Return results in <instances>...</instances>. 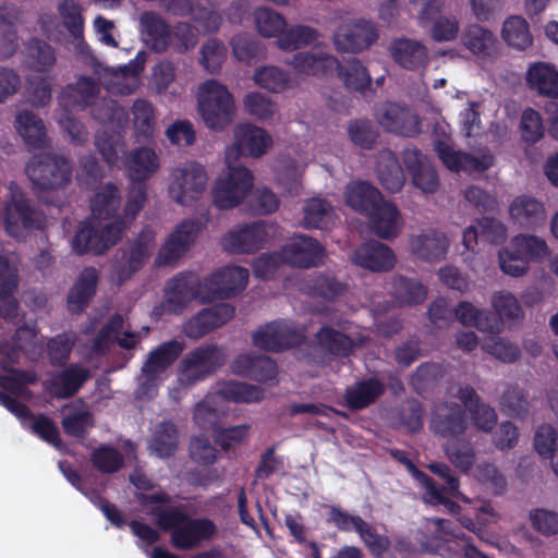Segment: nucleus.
I'll list each match as a JSON object with an SVG mask.
<instances>
[{"label":"nucleus","mask_w":558,"mask_h":558,"mask_svg":"<svg viewBox=\"0 0 558 558\" xmlns=\"http://www.w3.org/2000/svg\"><path fill=\"white\" fill-rule=\"evenodd\" d=\"M371 231L383 240L397 238L403 230V217L392 202L385 198L366 216Z\"/></svg>","instance_id":"24"},{"label":"nucleus","mask_w":558,"mask_h":558,"mask_svg":"<svg viewBox=\"0 0 558 558\" xmlns=\"http://www.w3.org/2000/svg\"><path fill=\"white\" fill-rule=\"evenodd\" d=\"M526 82L537 94L558 98V71L554 65L544 62L532 64L526 72Z\"/></svg>","instance_id":"39"},{"label":"nucleus","mask_w":558,"mask_h":558,"mask_svg":"<svg viewBox=\"0 0 558 558\" xmlns=\"http://www.w3.org/2000/svg\"><path fill=\"white\" fill-rule=\"evenodd\" d=\"M280 251L282 260L298 268L317 266L324 256L323 246L313 238L304 234L291 238Z\"/></svg>","instance_id":"19"},{"label":"nucleus","mask_w":558,"mask_h":558,"mask_svg":"<svg viewBox=\"0 0 558 558\" xmlns=\"http://www.w3.org/2000/svg\"><path fill=\"white\" fill-rule=\"evenodd\" d=\"M286 64L301 75L324 76L338 66V59L325 50H305L295 52Z\"/></svg>","instance_id":"28"},{"label":"nucleus","mask_w":558,"mask_h":558,"mask_svg":"<svg viewBox=\"0 0 558 558\" xmlns=\"http://www.w3.org/2000/svg\"><path fill=\"white\" fill-rule=\"evenodd\" d=\"M389 52L396 63L409 70L424 66L428 60L426 47L416 39H396L390 44Z\"/></svg>","instance_id":"36"},{"label":"nucleus","mask_w":558,"mask_h":558,"mask_svg":"<svg viewBox=\"0 0 558 558\" xmlns=\"http://www.w3.org/2000/svg\"><path fill=\"white\" fill-rule=\"evenodd\" d=\"M156 248V232L145 228L138 236L130 243L129 250L122 257V264L117 268L120 281L129 279L140 270Z\"/></svg>","instance_id":"20"},{"label":"nucleus","mask_w":558,"mask_h":558,"mask_svg":"<svg viewBox=\"0 0 558 558\" xmlns=\"http://www.w3.org/2000/svg\"><path fill=\"white\" fill-rule=\"evenodd\" d=\"M196 298L203 303L210 301L209 295L201 292L198 279L194 275H180L167 283L166 306L170 312H181Z\"/></svg>","instance_id":"26"},{"label":"nucleus","mask_w":558,"mask_h":558,"mask_svg":"<svg viewBox=\"0 0 558 558\" xmlns=\"http://www.w3.org/2000/svg\"><path fill=\"white\" fill-rule=\"evenodd\" d=\"M98 92L99 87L93 78L82 76L74 85H68L62 90L59 105L60 107L78 106L82 108L92 106Z\"/></svg>","instance_id":"45"},{"label":"nucleus","mask_w":558,"mask_h":558,"mask_svg":"<svg viewBox=\"0 0 558 558\" xmlns=\"http://www.w3.org/2000/svg\"><path fill=\"white\" fill-rule=\"evenodd\" d=\"M350 259L354 265L374 272L389 271L397 263L393 251L376 240L360 245Z\"/></svg>","instance_id":"25"},{"label":"nucleus","mask_w":558,"mask_h":558,"mask_svg":"<svg viewBox=\"0 0 558 558\" xmlns=\"http://www.w3.org/2000/svg\"><path fill=\"white\" fill-rule=\"evenodd\" d=\"M374 117L377 123L388 132L413 136L420 132L416 116L407 107L396 102H383L376 106Z\"/></svg>","instance_id":"17"},{"label":"nucleus","mask_w":558,"mask_h":558,"mask_svg":"<svg viewBox=\"0 0 558 558\" xmlns=\"http://www.w3.org/2000/svg\"><path fill=\"white\" fill-rule=\"evenodd\" d=\"M457 397L469 411L477 429L489 433L497 424V413L489 404L481 401L476 391L470 387H460Z\"/></svg>","instance_id":"33"},{"label":"nucleus","mask_w":558,"mask_h":558,"mask_svg":"<svg viewBox=\"0 0 558 558\" xmlns=\"http://www.w3.org/2000/svg\"><path fill=\"white\" fill-rule=\"evenodd\" d=\"M131 113L136 138L138 141H147L153 137L157 126L153 104L146 99L138 98L133 102Z\"/></svg>","instance_id":"47"},{"label":"nucleus","mask_w":558,"mask_h":558,"mask_svg":"<svg viewBox=\"0 0 558 558\" xmlns=\"http://www.w3.org/2000/svg\"><path fill=\"white\" fill-rule=\"evenodd\" d=\"M263 396V390L257 386L241 381L226 383L219 392L207 395L195 405L193 420L203 429L214 428L226 412L222 407L225 398L236 402H255Z\"/></svg>","instance_id":"5"},{"label":"nucleus","mask_w":558,"mask_h":558,"mask_svg":"<svg viewBox=\"0 0 558 558\" xmlns=\"http://www.w3.org/2000/svg\"><path fill=\"white\" fill-rule=\"evenodd\" d=\"M209 221L206 214L197 219H185L175 226L158 251L155 264L158 267L173 266L191 248L201 230Z\"/></svg>","instance_id":"13"},{"label":"nucleus","mask_w":558,"mask_h":558,"mask_svg":"<svg viewBox=\"0 0 558 558\" xmlns=\"http://www.w3.org/2000/svg\"><path fill=\"white\" fill-rule=\"evenodd\" d=\"M430 428L441 437L458 438L468 428L463 409L457 403H440L433 411Z\"/></svg>","instance_id":"27"},{"label":"nucleus","mask_w":558,"mask_h":558,"mask_svg":"<svg viewBox=\"0 0 558 558\" xmlns=\"http://www.w3.org/2000/svg\"><path fill=\"white\" fill-rule=\"evenodd\" d=\"M102 83L108 90L116 94L128 95L134 93L138 85V72L134 68H120L108 70Z\"/></svg>","instance_id":"57"},{"label":"nucleus","mask_w":558,"mask_h":558,"mask_svg":"<svg viewBox=\"0 0 558 558\" xmlns=\"http://www.w3.org/2000/svg\"><path fill=\"white\" fill-rule=\"evenodd\" d=\"M233 143L226 148V163L230 165L238 160L240 155L258 158L265 155L272 146L271 136L262 128L243 123L233 130Z\"/></svg>","instance_id":"14"},{"label":"nucleus","mask_w":558,"mask_h":558,"mask_svg":"<svg viewBox=\"0 0 558 558\" xmlns=\"http://www.w3.org/2000/svg\"><path fill=\"white\" fill-rule=\"evenodd\" d=\"M233 316L234 307L228 303L204 308L183 324L182 333L189 339L198 340L227 324Z\"/></svg>","instance_id":"16"},{"label":"nucleus","mask_w":558,"mask_h":558,"mask_svg":"<svg viewBox=\"0 0 558 558\" xmlns=\"http://www.w3.org/2000/svg\"><path fill=\"white\" fill-rule=\"evenodd\" d=\"M183 350L184 343L173 339L161 343L148 353L138 376L136 390L138 398L151 397L156 392L166 378L168 369Z\"/></svg>","instance_id":"8"},{"label":"nucleus","mask_w":558,"mask_h":558,"mask_svg":"<svg viewBox=\"0 0 558 558\" xmlns=\"http://www.w3.org/2000/svg\"><path fill=\"white\" fill-rule=\"evenodd\" d=\"M120 194L114 185L107 184L90 199L92 216L83 222L72 240L76 254L92 252L101 254L114 245L125 225L117 214Z\"/></svg>","instance_id":"1"},{"label":"nucleus","mask_w":558,"mask_h":558,"mask_svg":"<svg viewBox=\"0 0 558 558\" xmlns=\"http://www.w3.org/2000/svg\"><path fill=\"white\" fill-rule=\"evenodd\" d=\"M197 108L205 125L215 131L227 128L236 112L233 95L216 80H208L198 86Z\"/></svg>","instance_id":"3"},{"label":"nucleus","mask_w":558,"mask_h":558,"mask_svg":"<svg viewBox=\"0 0 558 558\" xmlns=\"http://www.w3.org/2000/svg\"><path fill=\"white\" fill-rule=\"evenodd\" d=\"M454 316L463 326L474 327L482 332L499 333L502 329L486 310L478 308L466 301L457 304Z\"/></svg>","instance_id":"40"},{"label":"nucleus","mask_w":558,"mask_h":558,"mask_svg":"<svg viewBox=\"0 0 558 558\" xmlns=\"http://www.w3.org/2000/svg\"><path fill=\"white\" fill-rule=\"evenodd\" d=\"M25 63L37 72H47L56 63L54 49L46 41L31 39L25 47Z\"/></svg>","instance_id":"58"},{"label":"nucleus","mask_w":558,"mask_h":558,"mask_svg":"<svg viewBox=\"0 0 558 558\" xmlns=\"http://www.w3.org/2000/svg\"><path fill=\"white\" fill-rule=\"evenodd\" d=\"M160 167L159 157L154 149L141 147L130 153L128 159V171L132 181H142L155 174Z\"/></svg>","instance_id":"43"},{"label":"nucleus","mask_w":558,"mask_h":558,"mask_svg":"<svg viewBox=\"0 0 558 558\" xmlns=\"http://www.w3.org/2000/svg\"><path fill=\"white\" fill-rule=\"evenodd\" d=\"M123 317L120 314L113 315L101 328L93 342L90 352L86 353V355H90L92 353L97 355L105 354L114 341L123 349L130 350L135 348L141 341V333L128 329L123 330Z\"/></svg>","instance_id":"23"},{"label":"nucleus","mask_w":558,"mask_h":558,"mask_svg":"<svg viewBox=\"0 0 558 558\" xmlns=\"http://www.w3.org/2000/svg\"><path fill=\"white\" fill-rule=\"evenodd\" d=\"M232 372L257 381H269L277 375L276 364L266 355L240 354L232 363Z\"/></svg>","instance_id":"34"},{"label":"nucleus","mask_w":558,"mask_h":558,"mask_svg":"<svg viewBox=\"0 0 558 558\" xmlns=\"http://www.w3.org/2000/svg\"><path fill=\"white\" fill-rule=\"evenodd\" d=\"M461 40L463 46L475 56H490L497 45L495 35L478 24L466 26Z\"/></svg>","instance_id":"49"},{"label":"nucleus","mask_w":558,"mask_h":558,"mask_svg":"<svg viewBox=\"0 0 558 558\" xmlns=\"http://www.w3.org/2000/svg\"><path fill=\"white\" fill-rule=\"evenodd\" d=\"M383 391V385L376 379L359 381L347 388V405L352 410L363 409L374 402Z\"/></svg>","instance_id":"53"},{"label":"nucleus","mask_w":558,"mask_h":558,"mask_svg":"<svg viewBox=\"0 0 558 558\" xmlns=\"http://www.w3.org/2000/svg\"><path fill=\"white\" fill-rule=\"evenodd\" d=\"M509 217L511 221L525 229H536L546 221V209L544 204L530 195H519L509 205Z\"/></svg>","instance_id":"32"},{"label":"nucleus","mask_w":558,"mask_h":558,"mask_svg":"<svg viewBox=\"0 0 558 558\" xmlns=\"http://www.w3.org/2000/svg\"><path fill=\"white\" fill-rule=\"evenodd\" d=\"M225 349L218 344H201L183 355L177 367V384L189 389L214 375L226 362Z\"/></svg>","instance_id":"4"},{"label":"nucleus","mask_w":558,"mask_h":558,"mask_svg":"<svg viewBox=\"0 0 558 558\" xmlns=\"http://www.w3.org/2000/svg\"><path fill=\"white\" fill-rule=\"evenodd\" d=\"M409 251L417 258L433 263L444 258L449 248V240L445 233L428 229L408 238Z\"/></svg>","instance_id":"30"},{"label":"nucleus","mask_w":558,"mask_h":558,"mask_svg":"<svg viewBox=\"0 0 558 558\" xmlns=\"http://www.w3.org/2000/svg\"><path fill=\"white\" fill-rule=\"evenodd\" d=\"M169 497L165 494L142 496V504L151 514L156 523L165 530H171V542L179 549H192L203 541L211 539L217 532L215 523L206 518L190 519L177 507H166Z\"/></svg>","instance_id":"2"},{"label":"nucleus","mask_w":558,"mask_h":558,"mask_svg":"<svg viewBox=\"0 0 558 558\" xmlns=\"http://www.w3.org/2000/svg\"><path fill=\"white\" fill-rule=\"evenodd\" d=\"M208 175L196 161L174 167L169 174L168 194L178 205L191 206L199 201L207 190Z\"/></svg>","instance_id":"9"},{"label":"nucleus","mask_w":558,"mask_h":558,"mask_svg":"<svg viewBox=\"0 0 558 558\" xmlns=\"http://www.w3.org/2000/svg\"><path fill=\"white\" fill-rule=\"evenodd\" d=\"M303 215L302 225L305 228H325L336 217L332 205L319 197L310 198L304 203Z\"/></svg>","instance_id":"54"},{"label":"nucleus","mask_w":558,"mask_h":558,"mask_svg":"<svg viewBox=\"0 0 558 558\" xmlns=\"http://www.w3.org/2000/svg\"><path fill=\"white\" fill-rule=\"evenodd\" d=\"M347 205L365 217L384 199L377 187L366 181H352L344 191Z\"/></svg>","instance_id":"35"},{"label":"nucleus","mask_w":558,"mask_h":558,"mask_svg":"<svg viewBox=\"0 0 558 558\" xmlns=\"http://www.w3.org/2000/svg\"><path fill=\"white\" fill-rule=\"evenodd\" d=\"M228 171L219 177L213 189V203L220 209L239 206L252 191L254 175L245 167L227 165Z\"/></svg>","instance_id":"10"},{"label":"nucleus","mask_w":558,"mask_h":558,"mask_svg":"<svg viewBox=\"0 0 558 558\" xmlns=\"http://www.w3.org/2000/svg\"><path fill=\"white\" fill-rule=\"evenodd\" d=\"M339 77L344 86L354 92L364 93L372 78L365 65L357 59H350L343 65L338 63Z\"/></svg>","instance_id":"59"},{"label":"nucleus","mask_w":558,"mask_h":558,"mask_svg":"<svg viewBox=\"0 0 558 558\" xmlns=\"http://www.w3.org/2000/svg\"><path fill=\"white\" fill-rule=\"evenodd\" d=\"M442 450L448 461L462 473H468L476 463L474 447L463 438L448 439L442 444Z\"/></svg>","instance_id":"48"},{"label":"nucleus","mask_w":558,"mask_h":558,"mask_svg":"<svg viewBox=\"0 0 558 558\" xmlns=\"http://www.w3.org/2000/svg\"><path fill=\"white\" fill-rule=\"evenodd\" d=\"M13 128L28 149H43L50 145L44 120L28 109L15 114Z\"/></svg>","instance_id":"29"},{"label":"nucleus","mask_w":558,"mask_h":558,"mask_svg":"<svg viewBox=\"0 0 558 558\" xmlns=\"http://www.w3.org/2000/svg\"><path fill=\"white\" fill-rule=\"evenodd\" d=\"M58 11L70 36L66 44L68 49L78 56H87L89 47L84 39V19L81 5L70 0H63L59 3Z\"/></svg>","instance_id":"31"},{"label":"nucleus","mask_w":558,"mask_h":558,"mask_svg":"<svg viewBox=\"0 0 558 558\" xmlns=\"http://www.w3.org/2000/svg\"><path fill=\"white\" fill-rule=\"evenodd\" d=\"M98 281L97 270L93 267L85 268L71 289L68 306L72 313H80L88 304L96 291Z\"/></svg>","instance_id":"41"},{"label":"nucleus","mask_w":558,"mask_h":558,"mask_svg":"<svg viewBox=\"0 0 558 558\" xmlns=\"http://www.w3.org/2000/svg\"><path fill=\"white\" fill-rule=\"evenodd\" d=\"M320 38V33L306 24L286 26L282 34L276 40V46L282 51H295L311 46Z\"/></svg>","instance_id":"44"},{"label":"nucleus","mask_w":558,"mask_h":558,"mask_svg":"<svg viewBox=\"0 0 558 558\" xmlns=\"http://www.w3.org/2000/svg\"><path fill=\"white\" fill-rule=\"evenodd\" d=\"M25 174L38 190L59 191L71 183L73 167L63 155L40 153L33 155L25 163Z\"/></svg>","instance_id":"6"},{"label":"nucleus","mask_w":558,"mask_h":558,"mask_svg":"<svg viewBox=\"0 0 558 558\" xmlns=\"http://www.w3.org/2000/svg\"><path fill=\"white\" fill-rule=\"evenodd\" d=\"M409 470L415 478L425 488L423 500L429 505H442L451 514H459L461 507L444 496L442 489L436 486L434 481L423 472L418 471L413 464H409Z\"/></svg>","instance_id":"63"},{"label":"nucleus","mask_w":558,"mask_h":558,"mask_svg":"<svg viewBox=\"0 0 558 558\" xmlns=\"http://www.w3.org/2000/svg\"><path fill=\"white\" fill-rule=\"evenodd\" d=\"M248 281V270L240 266H228L219 269L204 280V287L209 291L210 301L229 299L245 289Z\"/></svg>","instance_id":"21"},{"label":"nucleus","mask_w":558,"mask_h":558,"mask_svg":"<svg viewBox=\"0 0 558 558\" xmlns=\"http://www.w3.org/2000/svg\"><path fill=\"white\" fill-rule=\"evenodd\" d=\"M270 227L255 222L231 229L221 240L223 251L233 254H250L259 250L269 236Z\"/></svg>","instance_id":"15"},{"label":"nucleus","mask_w":558,"mask_h":558,"mask_svg":"<svg viewBox=\"0 0 558 558\" xmlns=\"http://www.w3.org/2000/svg\"><path fill=\"white\" fill-rule=\"evenodd\" d=\"M98 281L97 270L93 267L85 268L71 289L68 306L72 313H80L88 304L96 291Z\"/></svg>","instance_id":"42"},{"label":"nucleus","mask_w":558,"mask_h":558,"mask_svg":"<svg viewBox=\"0 0 558 558\" xmlns=\"http://www.w3.org/2000/svg\"><path fill=\"white\" fill-rule=\"evenodd\" d=\"M510 246L519 255L531 262H541L549 256V247L545 239L530 233H520L511 239Z\"/></svg>","instance_id":"52"},{"label":"nucleus","mask_w":558,"mask_h":558,"mask_svg":"<svg viewBox=\"0 0 558 558\" xmlns=\"http://www.w3.org/2000/svg\"><path fill=\"white\" fill-rule=\"evenodd\" d=\"M89 376L88 368L72 364L52 378V392L59 398L70 397L81 388Z\"/></svg>","instance_id":"46"},{"label":"nucleus","mask_w":558,"mask_h":558,"mask_svg":"<svg viewBox=\"0 0 558 558\" xmlns=\"http://www.w3.org/2000/svg\"><path fill=\"white\" fill-rule=\"evenodd\" d=\"M376 173L383 187L390 193L399 192L404 185L403 170L396 155L388 149L378 153Z\"/></svg>","instance_id":"38"},{"label":"nucleus","mask_w":558,"mask_h":558,"mask_svg":"<svg viewBox=\"0 0 558 558\" xmlns=\"http://www.w3.org/2000/svg\"><path fill=\"white\" fill-rule=\"evenodd\" d=\"M93 117L104 125L111 130H122L128 123L126 110L112 99H100L92 104Z\"/></svg>","instance_id":"51"},{"label":"nucleus","mask_w":558,"mask_h":558,"mask_svg":"<svg viewBox=\"0 0 558 558\" xmlns=\"http://www.w3.org/2000/svg\"><path fill=\"white\" fill-rule=\"evenodd\" d=\"M305 167L306 162H299L291 158H283L280 161L278 182L287 195H300L303 187L302 177L304 174Z\"/></svg>","instance_id":"60"},{"label":"nucleus","mask_w":558,"mask_h":558,"mask_svg":"<svg viewBox=\"0 0 558 558\" xmlns=\"http://www.w3.org/2000/svg\"><path fill=\"white\" fill-rule=\"evenodd\" d=\"M179 444L178 429L173 423L162 422L155 426L149 449L160 458L174 453Z\"/></svg>","instance_id":"56"},{"label":"nucleus","mask_w":558,"mask_h":558,"mask_svg":"<svg viewBox=\"0 0 558 558\" xmlns=\"http://www.w3.org/2000/svg\"><path fill=\"white\" fill-rule=\"evenodd\" d=\"M254 22L258 34L264 38H276L287 26L284 16L269 8L260 7L254 11Z\"/></svg>","instance_id":"62"},{"label":"nucleus","mask_w":558,"mask_h":558,"mask_svg":"<svg viewBox=\"0 0 558 558\" xmlns=\"http://www.w3.org/2000/svg\"><path fill=\"white\" fill-rule=\"evenodd\" d=\"M379 36V28L375 22L357 17L340 24L335 29L331 40L338 52L357 54L371 49Z\"/></svg>","instance_id":"11"},{"label":"nucleus","mask_w":558,"mask_h":558,"mask_svg":"<svg viewBox=\"0 0 558 558\" xmlns=\"http://www.w3.org/2000/svg\"><path fill=\"white\" fill-rule=\"evenodd\" d=\"M402 157L413 185L423 194L436 193L439 178L429 158L415 147L405 148Z\"/></svg>","instance_id":"18"},{"label":"nucleus","mask_w":558,"mask_h":558,"mask_svg":"<svg viewBox=\"0 0 558 558\" xmlns=\"http://www.w3.org/2000/svg\"><path fill=\"white\" fill-rule=\"evenodd\" d=\"M501 36L511 47L524 50L532 45L527 22L521 16H509L502 24Z\"/></svg>","instance_id":"61"},{"label":"nucleus","mask_w":558,"mask_h":558,"mask_svg":"<svg viewBox=\"0 0 558 558\" xmlns=\"http://www.w3.org/2000/svg\"><path fill=\"white\" fill-rule=\"evenodd\" d=\"M252 78L257 86L275 94L283 93L293 86L290 74L277 65L257 68Z\"/></svg>","instance_id":"50"},{"label":"nucleus","mask_w":558,"mask_h":558,"mask_svg":"<svg viewBox=\"0 0 558 558\" xmlns=\"http://www.w3.org/2000/svg\"><path fill=\"white\" fill-rule=\"evenodd\" d=\"M62 426L66 434L82 437L93 426V418L86 404L78 402L64 407Z\"/></svg>","instance_id":"55"},{"label":"nucleus","mask_w":558,"mask_h":558,"mask_svg":"<svg viewBox=\"0 0 558 558\" xmlns=\"http://www.w3.org/2000/svg\"><path fill=\"white\" fill-rule=\"evenodd\" d=\"M142 35L147 45L156 51H165L172 41V32L162 17L153 12L140 16Z\"/></svg>","instance_id":"37"},{"label":"nucleus","mask_w":558,"mask_h":558,"mask_svg":"<svg viewBox=\"0 0 558 558\" xmlns=\"http://www.w3.org/2000/svg\"><path fill=\"white\" fill-rule=\"evenodd\" d=\"M448 128L445 123H437L433 132L434 149L445 167L454 172H481L494 165V156L488 149H478L473 154L456 149Z\"/></svg>","instance_id":"7"},{"label":"nucleus","mask_w":558,"mask_h":558,"mask_svg":"<svg viewBox=\"0 0 558 558\" xmlns=\"http://www.w3.org/2000/svg\"><path fill=\"white\" fill-rule=\"evenodd\" d=\"M302 333L288 322H272L253 335L254 344L267 351H280L298 344Z\"/></svg>","instance_id":"22"},{"label":"nucleus","mask_w":558,"mask_h":558,"mask_svg":"<svg viewBox=\"0 0 558 558\" xmlns=\"http://www.w3.org/2000/svg\"><path fill=\"white\" fill-rule=\"evenodd\" d=\"M492 307L499 317V325L523 318L524 312L515 295L509 291H497L492 296Z\"/></svg>","instance_id":"64"},{"label":"nucleus","mask_w":558,"mask_h":558,"mask_svg":"<svg viewBox=\"0 0 558 558\" xmlns=\"http://www.w3.org/2000/svg\"><path fill=\"white\" fill-rule=\"evenodd\" d=\"M9 197L4 207V227L14 238L23 236L40 223V214L32 206L22 189L15 183L8 185Z\"/></svg>","instance_id":"12"}]
</instances>
